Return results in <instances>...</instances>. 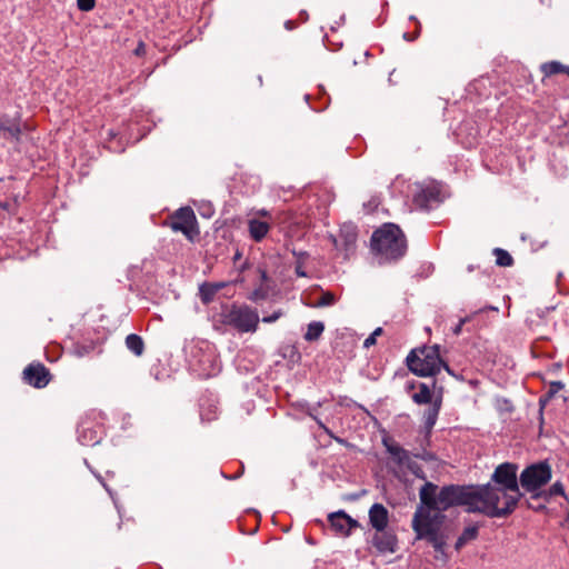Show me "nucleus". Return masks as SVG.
I'll return each mask as SVG.
<instances>
[{
	"label": "nucleus",
	"mask_w": 569,
	"mask_h": 569,
	"mask_svg": "<svg viewBox=\"0 0 569 569\" xmlns=\"http://www.w3.org/2000/svg\"><path fill=\"white\" fill-rule=\"evenodd\" d=\"M523 493H516L493 486L446 485L439 488L427 481L419 490L420 502L412 517L411 527L416 539L426 540L437 552H443L447 545L441 528L446 521L445 511L465 507L468 513H480L488 518H507L515 512Z\"/></svg>",
	"instance_id": "obj_1"
},
{
	"label": "nucleus",
	"mask_w": 569,
	"mask_h": 569,
	"mask_svg": "<svg viewBox=\"0 0 569 569\" xmlns=\"http://www.w3.org/2000/svg\"><path fill=\"white\" fill-rule=\"evenodd\" d=\"M372 253L379 263H391L402 259L408 249L407 238L398 224L388 222L375 230L370 238Z\"/></svg>",
	"instance_id": "obj_2"
},
{
	"label": "nucleus",
	"mask_w": 569,
	"mask_h": 569,
	"mask_svg": "<svg viewBox=\"0 0 569 569\" xmlns=\"http://www.w3.org/2000/svg\"><path fill=\"white\" fill-rule=\"evenodd\" d=\"M408 369L418 377H435L440 372L443 360L440 346H421L413 348L406 358Z\"/></svg>",
	"instance_id": "obj_3"
},
{
	"label": "nucleus",
	"mask_w": 569,
	"mask_h": 569,
	"mask_svg": "<svg viewBox=\"0 0 569 569\" xmlns=\"http://www.w3.org/2000/svg\"><path fill=\"white\" fill-rule=\"evenodd\" d=\"M220 322L239 333H253L258 330L259 313L248 305H223L219 313Z\"/></svg>",
	"instance_id": "obj_4"
},
{
	"label": "nucleus",
	"mask_w": 569,
	"mask_h": 569,
	"mask_svg": "<svg viewBox=\"0 0 569 569\" xmlns=\"http://www.w3.org/2000/svg\"><path fill=\"white\" fill-rule=\"evenodd\" d=\"M552 478V469L548 461H539L527 466L520 473V487L535 496L537 492L542 491Z\"/></svg>",
	"instance_id": "obj_5"
},
{
	"label": "nucleus",
	"mask_w": 569,
	"mask_h": 569,
	"mask_svg": "<svg viewBox=\"0 0 569 569\" xmlns=\"http://www.w3.org/2000/svg\"><path fill=\"white\" fill-rule=\"evenodd\" d=\"M418 389L419 391L413 393L411 398L417 405H430L423 412V426L428 432H431L442 406V396L439 395L433 398L430 387L425 382H419Z\"/></svg>",
	"instance_id": "obj_6"
},
{
	"label": "nucleus",
	"mask_w": 569,
	"mask_h": 569,
	"mask_svg": "<svg viewBox=\"0 0 569 569\" xmlns=\"http://www.w3.org/2000/svg\"><path fill=\"white\" fill-rule=\"evenodd\" d=\"M167 224L176 232H181L189 241L194 242L200 230L194 211L191 207H181L169 216Z\"/></svg>",
	"instance_id": "obj_7"
},
{
	"label": "nucleus",
	"mask_w": 569,
	"mask_h": 569,
	"mask_svg": "<svg viewBox=\"0 0 569 569\" xmlns=\"http://www.w3.org/2000/svg\"><path fill=\"white\" fill-rule=\"evenodd\" d=\"M518 466L512 462H503L499 465L491 475V483L503 488L507 491L522 493L520 491V482L517 477Z\"/></svg>",
	"instance_id": "obj_8"
},
{
	"label": "nucleus",
	"mask_w": 569,
	"mask_h": 569,
	"mask_svg": "<svg viewBox=\"0 0 569 569\" xmlns=\"http://www.w3.org/2000/svg\"><path fill=\"white\" fill-rule=\"evenodd\" d=\"M412 201L419 209H431L433 204H438L442 201L440 184L436 182L417 184L416 192L412 196Z\"/></svg>",
	"instance_id": "obj_9"
},
{
	"label": "nucleus",
	"mask_w": 569,
	"mask_h": 569,
	"mask_svg": "<svg viewBox=\"0 0 569 569\" xmlns=\"http://www.w3.org/2000/svg\"><path fill=\"white\" fill-rule=\"evenodd\" d=\"M51 373L49 369L39 361L29 363L22 371V380L37 389H42L51 381Z\"/></svg>",
	"instance_id": "obj_10"
},
{
	"label": "nucleus",
	"mask_w": 569,
	"mask_h": 569,
	"mask_svg": "<svg viewBox=\"0 0 569 569\" xmlns=\"http://www.w3.org/2000/svg\"><path fill=\"white\" fill-rule=\"evenodd\" d=\"M331 529L342 537H349L352 530L360 527L358 520L351 518L346 511L339 510L328 516Z\"/></svg>",
	"instance_id": "obj_11"
},
{
	"label": "nucleus",
	"mask_w": 569,
	"mask_h": 569,
	"mask_svg": "<svg viewBox=\"0 0 569 569\" xmlns=\"http://www.w3.org/2000/svg\"><path fill=\"white\" fill-rule=\"evenodd\" d=\"M371 545L379 553H395L398 549V537L391 528L376 531L371 538Z\"/></svg>",
	"instance_id": "obj_12"
},
{
	"label": "nucleus",
	"mask_w": 569,
	"mask_h": 569,
	"mask_svg": "<svg viewBox=\"0 0 569 569\" xmlns=\"http://www.w3.org/2000/svg\"><path fill=\"white\" fill-rule=\"evenodd\" d=\"M78 440L83 446L98 445L102 439V428L90 421H81L77 429Z\"/></svg>",
	"instance_id": "obj_13"
},
{
	"label": "nucleus",
	"mask_w": 569,
	"mask_h": 569,
	"mask_svg": "<svg viewBox=\"0 0 569 569\" xmlns=\"http://www.w3.org/2000/svg\"><path fill=\"white\" fill-rule=\"evenodd\" d=\"M369 523L376 531L388 528L389 511L382 503H373L368 512Z\"/></svg>",
	"instance_id": "obj_14"
},
{
	"label": "nucleus",
	"mask_w": 569,
	"mask_h": 569,
	"mask_svg": "<svg viewBox=\"0 0 569 569\" xmlns=\"http://www.w3.org/2000/svg\"><path fill=\"white\" fill-rule=\"evenodd\" d=\"M270 230V223L268 221H262L257 218H252L248 220V232L250 238L256 241L260 242L264 239L267 233Z\"/></svg>",
	"instance_id": "obj_15"
},
{
	"label": "nucleus",
	"mask_w": 569,
	"mask_h": 569,
	"mask_svg": "<svg viewBox=\"0 0 569 569\" xmlns=\"http://www.w3.org/2000/svg\"><path fill=\"white\" fill-rule=\"evenodd\" d=\"M224 287L223 282H203L199 286V298L203 305L213 301L216 295Z\"/></svg>",
	"instance_id": "obj_16"
},
{
	"label": "nucleus",
	"mask_w": 569,
	"mask_h": 569,
	"mask_svg": "<svg viewBox=\"0 0 569 569\" xmlns=\"http://www.w3.org/2000/svg\"><path fill=\"white\" fill-rule=\"evenodd\" d=\"M555 496H561L565 499H568V496L565 491V486L560 480L553 482L548 489H542L541 492H537L535 496H531L530 499H542L545 502H548Z\"/></svg>",
	"instance_id": "obj_17"
},
{
	"label": "nucleus",
	"mask_w": 569,
	"mask_h": 569,
	"mask_svg": "<svg viewBox=\"0 0 569 569\" xmlns=\"http://www.w3.org/2000/svg\"><path fill=\"white\" fill-rule=\"evenodd\" d=\"M383 445L397 465L402 466L409 461V452L398 443L383 439Z\"/></svg>",
	"instance_id": "obj_18"
},
{
	"label": "nucleus",
	"mask_w": 569,
	"mask_h": 569,
	"mask_svg": "<svg viewBox=\"0 0 569 569\" xmlns=\"http://www.w3.org/2000/svg\"><path fill=\"white\" fill-rule=\"evenodd\" d=\"M479 525L475 523L472 526L466 527L461 535L457 538L455 543L456 550H461L468 542L473 541L479 536Z\"/></svg>",
	"instance_id": "obj_19"
},
{
	"label": "nucleus",
	"mask_w": 569,
	"mask_h": 569,
	"mask_svg": "<svg viewBox=\"0 0 569 569\" xmlns=\"http://www.w3.org/2000/svg\"><path fill=\"white\" fill-rule=\"evenodd\" d=\"M21 133L22 126L20 116L12 118V121L2 131L4 138H11L17 142L21 140Z\"/></svg>",
	"instance_id": "obj_20"
},
{
	"label": "nucleus",
	"mask_w": 569,
	"mask_h": 569,
	"mask_svg": "<svg viewBox=\"0 0 569 569\" xmlns=\"http://www.w3.org/2000/svg\"><path fill=\"white\" fill-rule=\"evenodd\" d=\"M126 347L137 357L144 352V341L137 333H130L126 337Z\"/></svg>",
	"instance_id": "obj_21"
},
{
	"label": "nucleus",
	"mask_w": 569,
	"mask_h": 569,
	"mask_svg": "<svg viewBox=\"0 0 569 569\" xmlns=\"http://www.w3.org/2000/svg\"><path fill=\"white\" fill-rule=\"evenodd\" d=\"M293 256L296 257L295 262V273L297 277L306 278L308 277V273L305 269V263L309 259V253L307 251H292Z\"/></svg>",
	"instance_id": "obj_22"
},
{
	"label": "nucleus",
	"mask_w": 569,
	"mask_h": 569,
	"mask_svg": "<svg viewBox=\"0 0 569 569\" xmlns=\"http://www.w3.org/2000/svg\"><path fill=\"white\" fill-rule=\"evenodd\" d=\"M325 331V325L321 321H312L308 325L307 331L303 336L306 341L312 342L318 340Z\"/></svg>",
	"instance_id": "obj_23"
},
{
	"label": "nucleus",
	"mask_w": 569,
	"mask_h": 569,
	"mask_svg": "<svg viewBox=\"0 0 569 569\" xmlns=\"http://www.w3.org/2000/svg\"><path fill=\"white\" fill-rule=\"evenodd\" d=\"M493 256L496 257V264L499 267H511L515 263L512 256L505 249L495 248L492 250Z\"/></svg>",
	"instance_id": "obj_24"
},
{
	"label": "nucleus",
	"mask_w": 569,
	"mask_h": 569,
	"mask_svg": "<svg viewBox=\"0 0 569 569\" xmlns=\"http://www.w3.org/2000/svg\"><path fill=\"white\" fill-rule=\"evenodd\" d=\"M565 64L559 61H549L541 64L540 70L545 77H551L553 74L563 73L566 70Z\"/></svg>",
	"instance_id": "obj_25"
},
{
	"label": "nucleus",
	"mask_w": 569,
	"mask_h": 569,
	"mask_svg": "<svg viewBox=\"0 0 569 569\" xmlns=\"http://www.w3.org/2000/svg\"><path fill=\"white\" fill-rule=\"evenodd\" d=\"M337 302V297L331 291H322L321 296L313 302L315 308H323L333 306Z\"/></svg>",
	"instance_id": "obj_26"
},
{
	"label": "nucleus",
	"mask_w": 569,
	"mask_h": 569,
	"mask_svg": "<svg viewBox=\"0 0 569 569\" xmlns=\"http://www.w3.org/2000/svg\"><path fill=\"white\" fill-rule=\"evenodd\" d=\"M565 388V383L562 381H552L549 385V390L546 393L545 398H540V403L543 405L546 401L551 399L556 393Z\"/></svg>",
	"instance_id": "obj_27"
},
{
	"label": "nucleus",
	"mask_w": 569,
	"mask_h": 569,
	"mask_svg": "<svg viewBox=\"0 0 569 569\" xmlns=\"http://www.w3.org/2000/svg\"><path fill=\"white\" fill-rule=\"evenodd\" d=\"M407 467L408 469L417 477V478H420V479H426V475L422 470V468L415 461H408L407 463Z\"/></svg>",
	"instance_id": "obj_28"
},
{
	"label": "nucleus",
	"mask_w": 569,
	"mask_h": 569,
	"mask_svg": "<svg viewBox=\"0 0 569 569\" xmlns=\"http://www.w3.org/2000/svg\"><path fill=\"white\" fill-rule=\"evenodd\" d=\"M78 9L81 11H91L96 6V0H77Z\"/></svg>",
	"instance_id": "obj_29"
},
{
	"label": "nucleus",
	"mask_w": 569,
	"mask_h": 569,
	"mask_svg": "<svg viewBox=\"0 0 569 569\" xmlns=\"http://www.w3.org/2000/svg\"><path fill=\"white\" fill-rule=\"evenodd\" d=\"M283 312L281 309H278L276 311H273V313H271L270 316H264L262 318V322L264 323H272L274 321H277L280 317H282Z\"/></svg>",
	"instance_id": "obj_30"
},
{
	"label": "nucleus",
	"mask_w": 569,
	"mask_h": 569,
	"mask_svg": "<svg viewBox=\"0 0 569 569\" xmlns=\"http://www.w3.org/2000/svg\"><path fill=\"white\" fill-rule=\"evenodd\" d=\"M200 406H201V411H200L201 420L211 421V420H213L216 418V410H217L216 406H211L213 409L212 410L210 409L209 413H206L203 411V405L202 403Z\"/></svg>",
	"instance_id": "obj_31"
},
{
	"label": "nucleus",
	"mask_w": 569,
	"mask_h": 569,
	"mask_svg": "<svg viewBox=\"0 0 569 569\" xmlns=\"http://www.w3.org/2000/svg\"><path fill=\"white\" fill-rule=\"evenodd\" d=\"M470 320V317H465L459 320V322L452 329L455 336H459L462 332V327Z\"/></svg>",
	"instance_id": "obj_32"
},
{
	"label": "nucleus",
	"mask_w": 569,
	"mask_h": 569,
	"mask_svg": "<svg viewBox=\"0 0 569 569\" xmlns=\"http://www.w3.org/2000/svg\"><path fill=\"white\" fill-rule=\"evenodd\" d=\"M416 458H419L421 460H425V461H433L436 460V455L431 451H426L423 450L422 453H416L415 455Z\"/></svg>",
	"instance_id": "obj_33"
},
{
	"label": "nucleus",
	"mask_w": 569,
	"mask_h": 569,
	"mask_svg": "<svg viewBox=\"0 0 569 569\" xmlns=\"http://www.w3.org/2000/svg\"><path fill=\"white\" fill-rule=\"evenodd\" d=\"M94 347L92 345L86 346V345H78L76 347V351L79 356L89 355L91 350H93Z\"/></svg>",
	"instance_id": "obj_34"
},
{
	"label": "nucleus",
	"mask_w": 569,
	"mask_h": 569,
	"mask_svg": "<svg viewBox=\"0 0 569 569\" xmlns=\"http://www.w3.org/2000/svg\"><path fill=\"white\" fill-rule=\"evenodd\" d=\"M12 121V118H9L7 114H0V132L4 130L6 127Z\"/></svg>",
	"instance_id": "obj_35"
},
{
	"label": "nucleus",
	"mask_w": 569,
	"mask_h": 569,
	"mask_svg": "<svg viewBox=\"0 0 569 569\" xmlns=\"http://www.w3.org/2000/svg\"><path fill=\"white\" fill-rule=\"evenodd\" d=\"M133 52L138 57L143 56L146 53V46H144V43L142 41H140Z\"/></svg>",
	"instance_id": "obj_36"
},
{
	"label": "nucleus",
	"mask_w": 569,
	"mask_h": 569,
	"mask_svg": "<svg viewBox=\"0 0 569 569\" xmlns=\"http://www.w3.org/2000/svg\"><path fill=\"white\" fill-rule=\"evenodd\" d=\"M377 339L370 335L366 340L363 341V348H370L376 345Z\"/></svg>",
	"instance_id": "obj_37"
},
{
	"label": "nucleus",
	"mask_w": 569,
	"mask_h": 569,
	"mask_svg": "<svg viewBox=\"0 0 569 569\" xmlns=\"http://www.w3.org/2000/svg\"><path fill=\"white\" fill-rule=\"evenodd\" d=\"M298 27V22L296 20H287L284 22V28L288 31H292Z\"/></svg>",
	"instance_id": "obj_38"
},
{
	"label": "nucleus",
	"mask_w": 569,
	"mask_h": 569,
	"mask_svg": "<svg viewBox=\"0 0 569 569\" xmlns=\"http://www.w3.org/2000/svg\"><path fill=\"white\" fill-rule=\"evenodd\" d=\"M262 298H264V295L259 289L254 290L250 296V300H253V301H257L258 299H262Z\"/></svg>",
	"instance_id": "obj_39"
},
{
	"label": "nucleus",
	"mask_w": 569,
	"mask_h": 569,
	"mask_svg": "<svg viewBox=\"0 0 569 569\" xmlns=\"http://www.w3.org/2000/svg\"><path fill=\"white\" fill-rule=\"evenodd\" d=\"M318 425L330 438L333 439L336 435L326 425H323L321 421H318Z\"/></svg>",
	"instance_id": "obj_40"
},
{
	"label": "nucleus",
	"mask_w": 569,
	"mask_h": 569,
	"mask_svg": "<svg viewBox=\"0 0 569 569\" xmlns=\"http://www.w3.org/2000/svg\"><path fill=\"white\" fill-rule=\"evenodd\" d=\"M527 507L529 509H533L536 511H541V510H545L546 509V506L545 505H538V507H535L533 505L530 503V501L528 500L527 501Z\"/></svg>",
	"instance_id": "obj_41"
},
{
	"label": "nucleus",
	"mask_w": 569,
	"mask_h": 569,
	"mask_svg": "<svg viewBox=\"0 0 569 569\" xmlns=\"http://www.w3.org/2000/svg\"><path fill=\"white\" fill-rule=\"evenodd\" d=\"M299 17L301 19L302 22H306L309 18L308 13L306 10H301L300 13H299Z\"/></svg>",
	"instance_id": "obj_42"
},
{
	"label": "nucleus",
	"mask_w": 569,
	"mask_h": 569,
	"mask_svg": "<svg viewBox=\"0 0 569 569\" xmlns=\"http://www.w3.org/2000/svg\"><path fill=\"white\" fill-rule=\"evenodd\" d=\"M420 29H421V26L419 24V26H418V29H417V32H416V36L413 37V39L418 37V34H419V32H420ZM403 38H405L406 40H412V38H410V37H409V33H407V32H406V33H403Z\"/></svg>",
	"instance_id": "obj_43"
},
{
	"label": "nucleus",
	"mask_w": 569,
	"mask_h": 569,
	"mask_svg": "<svg viewBox=\"0 0 569 569\" xmlns=\"http://www.w3.org/2000/svg\"><path fill=\"white\" fill-rule=\"evenodd\" d=\"M383 332V329L381 327H378L373 330V332L371 333L376 339L378 336H381Z\"/></svg>",
	"instance_id": "obj_44"
},
{
	"label": "nucleus",
	"mask_w": 569,
	"mask_h": 569,
	"mask_svg": "<svg viewBox=\"0 0 569 569\" xmlns=\"http://www.w3.org/2000/svg\"><path fill=\"white\" fill-rule=\"evenodd\" d=\"M333 440H335V441H337L338 443L342 445V446H347V445H348V442H347V440H346V439L340 438V437H338V436H335V437H333Z\"/></svg>",
	"instance_id": "obj_45"
},
{
	"label": "nucleus",
	"mask_w": 569,
	"mask_h": 569,
	"mask_svg": "<svg viewBox=\"0 0 569 569\" xmlns=\"http://www.w3.org/2000/svg\"><path fill=\"white\" fill-rule=\"evenodd\" d=\"M441 368H443L449 375L455 376V373L452 372V370L450 369L449 365L446 361H443Z\"/></svg>",
	"instance_id": "obj_46"
},
{
	"label": "nucleus",
	"mask_w": 569,
	"mask_h": 569,
	"mask_svg": "<svg viewBox=\"0 0 569 569\" xmlns=\"http://www.w3.org/2000/svg\"><path fill=\"white\" fill-rule=\"evenodd\" d=\"M97 478H98V480L102 483V486H103L107 490H109V488H108L107 483H104V482H103V480H102L101 476H100V475H97Z\"/></svg>",
	"instance_id": "obj_47"
},
{
	"label": "nucleus",
	"mask_w": 569,
	"mask_h": 569,
	"mask_svg": "<svg viewBox=\"0 0 569 569\" xmlns=\"http://www.w3.org/2000/svg\"><path fill=\"white\" fill-rule=\"evenodd\" d=\"M259 213L261 216H263V217H269L270 216V213L267 210H261Z\"/></svg>",
	"instance_id": "obj_48"
},
{
	"label": "nucleus",
	"mask_w": 569,
	"mask_h": 569,
	"mask_svg": "<svg viewBox=\"0 0 569 569\" xmlns=\"http://www.w3.org/2000/svg\"><path fill=\"white\" fill-rule=\"evenodd\" d=\"M467 270H468L469 272H471V271H473V270H475V267H473L472 264H469V266H468V268H467Z\"/></svg>",
	"instance_id": "obj_49"
},
{
	"label": "nucleus",
	"mask_w": 569,
	"mask_h": 569,
	"mask_svg": "<svg viewBox=\"0 0 569 569\" xmlns=\"http://www.w3.org/2000/svg\"><path fill=\"white\" fill-rule=\"evenodd\" d=\"M413 388H415V383L413 382L407 386L408 390L413 389Z\"/></svg>",
	"instance_id": "obj_50"
},
{
	"label": "nucleus",
	"mask_w": 569,
	"mask_h": 569,
	"mask_svg": "<svg viewBox=\"0 0 569 569\" xmlns=\"http://www.w3.org/2000/svg\"><path fill=\"white\" fill-rule=\"evenodd\" d=\"M563 73L568 74V77H569V66L566 67V70L563 71Z\"/></svg>",
	"instance_id": "obj_51"
},
{
	"label": "nucleus",
	"mask_w": 569,
	"mask_h": 569,
	"mask_svg": "<svg viewBox=\"0 0 569 569\" xmlns=\"http://www.w3.org/2000/svg\"><path fill=\"white\" fill-rule=\"evenodd\" d=\"M239 258H240V253H239V252H237V253L234 254V260H237V259H239Z\"/></svg>",
	"instance_id": "obj_52"
},
{
	"label": "nucleus",
	"mask_w": 569,
	"mask_h": 569,
	"mask_svg": "<svg viewBox=\"0 0 569 569\" xmlns=\"http://www.w3.org/2000/svg\"><path fill=\"white\" fill-rule=\"evenodd\" d=\"M488 309H490V310H496V311L498 310V308H496V307H491V306H489V307H488Z\"/></svg>",
	"instance_id": "obj_53"
},
{
	"label": "nucleus",
	"mask_w": 569,
	"mask_h": 569,
	"mask_svg": "<svg viewBox=\"0 0 569 569\" xmlns=\"http://www.w3.org/2000/svg\"><path fill=\"white\" fill-rule=\"evenodd\" d=\"M436 383H437V381H436V380H433V381H432V388H436Z\"/></svg>",
	"instance_id": "obj_54"
}]
</instances>
